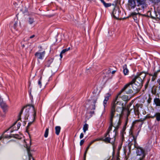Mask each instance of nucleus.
I'll return each mask as SVG.
<instances>
[{"label":"nucleus","instance_id":"50","mask_svg":"<svg viewBox=\"0 0 160 160\" xmlns=\"http://www.w3.org/2000/svg\"><path fill=\"white\" fill-rule=\"evenodd\" d=\"M148 83H149V81L147 82L145 84V89H146L147 88V87H148Z\"/></svg>","mask_w":160,"mask_h":160},{"label":"nucleus","instance_id":"33","mask_svg":"<svg viewBox=\"0 0 160 160\" xmlns=\"http://www.w3.org/2000/svg\"><path fill=\"white\" fill-rule=\"evenodd\" d=\"M48 132L49 129L48 128H46L44 134V136L45 138H46L48 137Z\"/></svg>","mask_w":160,"mask_h":160},{"label":"nucleus","instance_id":"35","mask_svg":"<svg viewBox=\"0 0 160 160\" xmlns=\"http://www.w3.org/2000/svg\"><path fill=\"white\" fill-rule=\"evenodd\" d=\"M97 98L94 101L93 103L94 104L92 105V108L91 109V110H94L95 109V103L97 102Z\"/></svg>","mask_w":160,"mask_h":160},{"label":"nucleus","instance_id":"26","mask_svg":"<svg viewBox=\"0 0 160 160\" xmlns=\"http://www.w3.org/2000/svg\"><path fill=\"white\" fill-rule=\"evenodd\" d=\"M88 125L85 123L83 126V132L84 133H85L86 131L88 130Z\"/></svg>","mask_w":160,"mask_h":160},{"label":"nucleus","instance_id":"3","mask_svg":"<svg viewBox=\"0 0 160 160\" xmlns=\"http://www.w3.org/2000/svg\"><path fill=\"white\" fill-rule=\"evenodd\" d=\"M118 109H119L121 111V113L119 114V119L117 120L116 122L114 123V127L115 128L114 129L113 131V132L115 133V135H114L113 137L115 136H117L118 133V129L119 128L120 126H121L122 123V122L121 120V118L122 116V113L124 110L126 109L125 107H118L117 108Z\"/></svg>","mask_w":160,"mask_h":160},{"label":"nucleus","instance_id":"42","mask_svg":"<svg viewBox=\"0 0 160 160\" xmlns=\"http://www.w3.org/2000/svg\"><path fill=\"white\" fill-rule=\"evenodd\" d=\"M152 100V98H151L150 95H149V98L147 100V102L148 104H150Z\"/></svg>","mask_w":160,"mask_h":160},{"label":"nucleus","instance_id":"54","mask_svg":"<svg viewBox=\"0 0 160 160\" xmlns=\"http://www.w3.org/2000/svg\"><path fill=\"white\" fill-rule=\"evenodd\" d=\"M157 78L155 77H154L152 76V81H154L156 78Z\"/></svg>","mask_w":160,"mask_h":160},{"label":"nucleus","instance_id":"43","mask_svg":"<svg viewBox=\"0 0 160 160\" xmlns=\"http://www.w3.org/2000/svg\"><path fill=\"white\" fill-rule=\"evenodd\" d=\"M32 122H30L28 123V125L26 127V131L27 132H28V129L29 128V126L32 124Z\"/></svg>","mask_w":160,"mask_h":160},{"label":"nucleus","instance_id":"52","mask_svg":"<svg viewBox=\"0 0 160 160\" xmlns=\"http://www.w3.org/2000/svg\"><path fill=\"white\" fill-rule=\"evenodd\" d=\"M15 134H11L10 135H9V138H14Z\"/></svg>","mask_w":160,"mask_h":160},{"label":"nucleus","instance_id":"32","mask_svg":"<svg viewBox=\"0 0 160 160\" xmlns=\"http://www.w3.org/2000/svg\"><path fill=\"white\" fill-rule=\"evenodd\" d=\"M18 21H16L13 23V28L15 29H16V30H17V27H18Z\"/></svg>","mask_w":160,"mask_h":160},{"label":"nucleus","instance_id":"61","mask_svg":"<svg viewBox=\"0 0 160 160\" xmlns=\"http://www.w3.org/2000/svg\"><path fill=\"white\" fill-rule=\"evenodd\" d=\"M115 72H116V71H113L112 72V74H114L115 73Z\"/></svg>","mask_w":160,"mask_h":160},{"label":"nucleus","instance_id":"53","mask_svg":"<svg viewBox=\"0 0 160 160\" xmlns=\"http://www.w3.org/2000/svg\"><path fill=\"white\" fill-rule=\"evenodd\" d=\"M152 93L153 94H155L156 93V90H155L154 91H153V90H152Z\"/></svg>","mask_w":160,"mask_h":160},{"label":"nucleus","instance_id":"20","mask_svg":"<svg viewBox=\"0 0 160 160\" xmlns=\"http://www.w3.org/2000/svg\"><path fill=\"white\" fill-rule=\"evenodd\" d=\"M154 14H155V16L152 17V19H156V18H158L160 19V12H157L156 11H154Z\"/></svg>","mask_w":160,"mask_h":160},{"label":"nucleus","instance_id":"45","mask_svg":"<svg viewBox=\"0 0 160 160\" xmlns=\"http://www.w3.org/2000/svg\"><path fill=\"white\" fill-rule=\"evenodd\" d=\"M85 142V139H83L81 140L80 142V145L81 146H82L84 143Z\"/></svg>","mask_w":160,"mask_h":160},{"label":"nucleus","instance_id":"49","mask_svg":"<svg viewBox=\"0 0 160 160\" xmlns=\"http://www.w3.org/2000/svg\"><path fill=\"white\" fill-rule=\"evenodd\" d=\"M1 137H2V138H3V137H4V138H9V135H5L4 136H3V137H2V136H1ZM2 139H1V140Z\"/></svg>","mask_w":160,"mask_h":160},{"label":"nucleus","instance_id":"12","mask_svg":"<svg viewBox=\"0 0 160 160\" xmlns=\"http://www.w3.org/2000/svg\"><path fill=\"white\" fill-rule=\"evenodd\" d=\"M148 74L147 72H138L136 76H138V78H140L143 80L146 77V74Z\"/></svg>","mask_w":160,"mask_h":160},{"label":"nucleus","instance_id":"24","mask_svg":"<svg viewBox=\"0 0 160 160\" xmlns=\"http://www.w3.org/2000/svg\"><path fill=\"white\" fill-rule=\"evenodd\" d=\"M101 2L103 3L104 6L106 7H108L111 6V4L110 3H106L104 0H100Z\"/></svg>","mask_w":160,"mask_h":160},{"label":"nucleus","instance_id":"38","mask_svg":"<svg viewBox=\"0 0 160 160\" xmlns=\"http://www.w3.org/2000/svg\"><path fill=\"white\" fill-rule=\"evenodd\" d=\"M42 77H41L39 79L38 81V83L40 88L42 86V82H41Z\"/></svg>","mask_w":160,"mask_h":160},{"label":"nucleus","instance_id":"44","mask_svg":"<svg viewBox=\"0 0 160 160\" xmlns=\"http://www.w3.org/2000/svg\"><path fill=\"white\" fill-rule=\"evenodd\" d=\"M90 145H89L88 144V147H87V148H86V149L85 150V152H84V154H86V155L87 154V152L88 150V149H89V148H90Z\"/></svg>","mask_w":160,"mask_h":160},{"label":"nucleus","instance_id":"40","mask_svg":"<svg viewBox=\"0 0 160 160\" xmlns=\"http://www.w3.org/2000/svg\"><path fill=\"white\" fill-rule=\"evenodd\" d=\"M14 138H15L20 139L21 138V136L18 134H15Z\"/></svg>","mask_w":160,"mask_h":160},{"label":"nucleus","instance_id":"51","mask_svg":"<svg viewBox=\"0 0 160 160\" xmlns=\"http://www.w3.org/2000/svg\"><path fill=\"white\" fill-rule=\"evenodd\" d=\"M83 136H84L83 134L82 133H81L80 136V139L82 138L83 137Z\"/></svg>","mask_w":160,"mask_h":160},{"label":"nucleus","instance_id":"31","mask_svg":"<svg viewBox=\"0 0 160 160\" xmlns=\"http://www.w3.org/2000/svg\"><path fill=\"white\" fill-rule=\"evenodd\" d=\"M129 113H130V112H129V109H128V115H127V118H126V121H125V123L124 125V126L123 127H126V126L127 125V123H128V116L129 114Z\"/></svg>","mask_w":160,"mask_h":160},{"label":"nucleus","instance_id":"23","mask_svg":"<svg viewBox=\"0 0 160 160\" xmlns=\"http://www.w3.org/2000/svg\"><path fill=\"white\" fill-rule=\"evenodd\" d=\"M61 128L60 126H57L55 127V133L57 135L59 134Z\"/></svg>","mask_w":160,"mask_h":160},{"label":"nucleus","instance_id":"34","mask_svg":"<svg viewBox=\"0 0 160 160\" xmlns=\"http://www.w3.org/2000/svg\"><path fill=\"white\" fill-rule=\"evenodd\" d=\"M146 119V118H145L143 119H142L141 118L135 121L134 122H133V123L135 124L136 122H142L141 125H142L143 123V121H144Z\"/></svg>","mask_w":160,"mask_h":160},{"label":"nucleus","instance_id":"39","mask_svg":"<svg viewBox=\"0 0 160 160\" xmlns=\"http://www.w3.org/2000/svg\"><path fill=\"white\" fill-rule=\"evenodd\" d=\"M70 47L68 48H65V49H63L62 51L61 52H62V53H64L68 51V50H69L70 49Z\"/></svg>","mask_w":160,"mask_h":160},{"label":"nucleus","instance_id":"47","mask_svg":"<svg viewBox=\"0 0 160 160\" xmlns=\"http://www.w3.org/2000/svg\"><path fill=\"white\" fill-rule=\"evenodd\" d=\"M148 13H149V16H148L152 18V17H153V15H152L151 12L150 11H149L148 12Z\"/></svg>","mask_w":160,"mask_h":160},{"label":"nucleus","instance_id":"63","mask_svg":"<svg viewBox=\"0 0 160 160\" xmlns=\"http://www.w3.org/2000/svg\"><path fill=\"white\" fill-rule=\"evenodd\" d=\"M13 22H11L10 23V25H12V24H13Z\"/></svg>","mask_w":160,"mask_h":160},{"label":"nucleus","instance_id":"13","mask_svg":"<svg viewBox=\"0 0 160 160\" xmlns=\"http://www.w3.org/2000/svg\"><path fill=\"white\" fill-rule=\"evenodd\" d=\"M45 53V51L41 52H37L35 53V55L38 59H42L44 57Z\"/></svg>","mask_w":160,"mask_h":160},{"label":"nucleus","instance_id":"62","mask_svg":"<svg viewBox=\"0 0 160 160\" xmlns=\"http://www.w3.org/2000/svg\"><path fill=\"white\" fill-rule=\"evenodd\" d=\"M38 48H40V49H41L42 48V46H39Z\"/></svg>","mask_w":160,"mask_h":160},{"label":"nucleus","instance_id":"5","mask_svg":"<svg viewBox=\"0 0 160 160\" xmlns=\"http://www.w3.org/2000/svg\"><path fill=\"white\" fill-rule=\"evenodd\" d=\"M118 102H114L113 100L110 112L109 122H113V118L116 112L115 108Z\"/></svg>","mask_w":160,"mask_h":160},{"label":"nucleus","instance_id":"8","mask_svg":"<svg viewBox=\"0 0 160 160\" xmlns=\"http://www.w3.org/2000/svg\"><path fill=\"white\" fill-rule=\"evenodd\" d=\"M140 15L146 16L145 14H141L139 12L137 13L135 12H132L130 14V16L133 18L134 21L137 23L139 22L140 19Z\"/></svg>","mask_w":160,"mask_h":160},{"label":"nucleus","instance_id":"58","mask_svg":"<svg viewBox=\"0 0 160 160\" xmlns=\"http://www.w3.org/2000/svg\"><path fill=\"white\" fill-rule=\"evenodd\" d=\"M90 113L92 115V114H94V111H90Z\"/></svg>","mask_w":160,"mask_h":160},{"label":"nucleus","instance_id":"18","mask_svg":"<svg viewBox=\"0 0 160 160\" xmlns=\"http://www.w3.org/2000/svg\"><path fill=\"white\" fill-rule=\"evenodd\" d=\"M123 72L125 75H128L129 73V70L127 68V65L125 64L122 66Z\"/></svg>","mask_w":160,"mask_h":160},{"label":"nucleus","instance_id":"64","mask_svg":"<svg viewBox=\"0 0 160 160\" xmlns=\"http://www.w3.org/2000/svg\"><path fill=\"white\" fill-rule=\"evenodd\" d=\"M157 72L158 73L159 72H160V69L158 70Z\"/></svg>","mask_w":160,"mask_h":160},{"label":"nucleus","instance_id":"6","mask_svg":"<svg viewBox=\"0 0 160 160\" xmlns=\"http://www.w3.org/2000/svg\"><path fill=\"white\" fill-rule=\"evenodd\" d=\"M138 6L139 7L138 9L142 10L143 11L147 7L146 0H136Z\"/></svg>","mask_w":160,"mask_h":160},{"label":"nucleus","instance_id":"4","mask_svg":"<svg viewBox=\"0 0 160 160\" xmlns=\"http://www.w3.org/2000/svg\"><path fill=\"white\" fill-rule=\"evenodd\" d=\"M131 84L130 82L127 84L124 87L121 89L120 92L118 93L116 98L113 100L114 102H117L118 98L119 97H120V95L122 92H125L127 94L132 93L133 91L132 89L130 88Z\"/></svg>","mask_w":160,"mask_h":160},{"label":"nucleus","instance_id":"16","mask_svg":"<svg viewBox=\"0 0 160 160\" xmlns=\"http://www.w3.org/2000/svg\"><path fill=\"white\" fill-rule=\"evenodd\" d=\"M16 122H15L13 124V125L11 126L8 130H7L5 132H6L7 131H8L10 128H12V127H13V130H11V131H10V132H12L14 131H15V130H18L19 128H20V126H21V123L20 122H18L17 124V128H14V126L16 124Z\"/></svg>","mask_w":160,"mask_h":160},{"label":"nucleus","instance_id":"27","mask_svg":"<svg viewBox=\"0 0 160 160\" xmlns=\"http://www.w3.org/2000/svg\"><path fill=\"white\" fill-rule=\"evenodd\" d=\"M122 99L124 101H128L129 100L128 96L126 95H123L121 97Z\"/></svg>","mask_w":160,"mask_h":160},{"label":"nucleus","instance_id":"11","mask_svg":"<svg viewBox=\"0 0 160 160\" xmlns=\"http://www.w3.org/2000/svg\"><path fill=\"white\" fill-rule=\"evenodd\" d=\"M142 82L143 80L140 78H138V76L136 75L134 77L131 81V83L135 82L136 83H138L142 86H143Z\"/></svg>","mask_w":160,"mask_h":160},{"label":"nucleus","instance_id":"10","mask_svg":"<svg viewBox=\"0 0 160 160\" xmlns=\"http://www.w3.org/2000/svg\"><path fill=\"white\" fill-rule=\"evenodd\" d=\"M121 14V11L119 8H116L114 9L112 12V15L113 17L115 18L118 19Z\"/></svg>","mask_w":160,"mask_h":160},{"label":"nucleus","instance_id":"36","mask_svg":"<svg viewBox=\"0 0 160 160\" xmlns=\"http://www.w3.org/2000/svg\"><path fill=\"white\" fill-rule=\"evenodd\" d=\"M125 134L123 133H120V134H121V142H123V141H124L125 140L124 135Z\"/></svg>","mask_w":160,"mask_h":160},{"label":"nucleus","instance_id":"28","mask_svg":"<svg viewBox=\"0 0 160 160\" xmlns=\"http://www.w3.org/2000/svg\"><path fill=\"white\" fill-rule=\"evenodd\" d=\"M102 140V138H96L92 141L89 144V145L91 146L92 143H93L94 142L96 141H100V140Z\"/></svg>","mask_w":160,"mask_h":160},{"label":"nucleus","instance_id":"30","mask_svg":"<svg viewBox=\"0 0 160 160\" xmlns=\"http://www.w3.org/2000/svg\"><path fill=\"white\" fill-rule=\"evenodd\" d=\"M129 113H130V112H129V109H128V115H127V118H126V121H125V123L124 125V126L123 127H126V126L127 125V123H128V116L129 114Z\"/></svg>","mask_w":160,"mask_h":160},{"label":"nucleus","instance_id":"48","mask_svg":"<svg viewBox=\"0 0 160 160\" xmlns=\"http://www.w3.org/2000/svg\"><path fill=\"white\" fill-rule=\"evenodd\" d=\"M154 118V115L153 116H147L145 118H146V119L147 118Z\"/></svg>","mask_w":160,"mask_h":160},{"label":"nucleus","instance_id":"41","mask_svg":"<svg viewBox=\"0 0 160 160\" xmlns=\"http://www.w3.org/2000/svg\"><path fill=\"white\" fill-rule=\"evenodd\" d=\"M126 127H123L121 131V133H123L124 134H126V132L125 131L126 129Z\"/></svg>","mask_w":160,"mask_h":160},{"label":"nucleus","instance_id":"7","mask_svg":"<svg viewBox=\"0 0 160 160\" xmlns=\"http://www.w3.org/2000/svg\"><path fill=\"white\" fill-rule=\"evenodd\" d=\"M28 106H29L30 107H32L33 111V117L34 118H35V117L36 116L37 111L35 110L34 106L33 105L29 104V105H26V106H25L23 108L21 109V110L19 113V114L18 116V120H20L21 119V116L23 112L24 108H27Z\"/></svg>","mask_w":160,"mask_h":160},{"label":"nucleus","instance_id":"21","mask_svg":"<svg viewBox=\"0 0 160 160\" xmlns=\"http://www.w3.org/2000/svg\"><path fill=\"white\" fill-rule=\"evenodd\" d=\"M53 58H51L47 61L45 62V66L48 67H50L51 64L53 61Z\"/></svg>","mask_w":160,"mask_h":160},{"label":"nucleus","instance_id":"19","mask_svg":"<svg viewBox=\"0 0 160 160\" xmlns=\"http://www.w3.org/2000/svg\"><path fill=\"white\" fill-rule=\"evenodd\" d=\"M154 104L157 107H160V99L158 98H155L154 99Z\"/></svg>","mask_w":160,"mask_h":160},{"label":"nucleus","instance_id":"14","mask_svg":"<svg viewBox=\"0 0 160 160\" xmlns=\"http://www.w3.org/2000/svg\"><path fill=\"white\" fill-rule=\"evenodd\" d=\"M111 94L110 93H108L106 94L104 96V99L103 102V104L104 107V108H105L106 107L107 102L109 100V98L111 96Z\"/></svg>","mask_w":160,"mask_h":160},{"label":"nucleus","instance_id":"59","mask_svg":"<svg viewBox=\"0 0 160 160\" xmlns=\"http://www.w3.org/2000/svg\"><path fill=\"white\" fill-rule=\"evenodd\" d=\"M35 37L34 35H33L30 37V38H32Z\"/></svg>","mask_w":160,"mask_h":160},{"label":"nucleus","instance_id":"17","mask_svg":"<svg viewBox=\"0 0 160 160\" xmlns=\"http://www.w3.org/2000/svg\"><path fill=\"white\" fill-rule=\"evenodd\" d=\"M128 2L131 8H134L136 7V5L135 0H128Z\"/></svg>","mask_w":160,"mask_h":160},{"label":"nucleus","instance_id":"60","mask_svg":"<svg viewBox=\"0 0 160 160\" xmlns=\"http://www.w3.org/2000/svg\"><path fill=\"white\" fill-rule=\"evenodd\" d=\"M86 155L84 154V160H86Z\"/></svg>","mask_w":160,"mask_h":160},{"label":"nucleus","instance_id":"57","mask_svg":"<svg viewBox=\"0 0 160 160\" xmlns=\"http://www.w3.org/2000/svg\"><path fill=\"white\" fill-rule=\"evenodd\" d=\"M155 3H158L159 2H160V0H155Z\"/></svg>","mask_w":160,"mask_h":160},{"label":"nucleus","instance_id":"15","mask_svg":"<svg viewBox=\"0 0 160 160\" xmlns=\"http://www.w3.org/2000/svg\"><path fill=\"white\" fill-rule=\"evenodd\" d=\"M0 106L5 113L8 112V107L5 103L3 102H1L0 104Z\"/></svg>","mask_w":160,"mask_h":160},{"label":"nucleus","instance_id":"1","mask_svg":"<svg viewBox=\"0 0 160 160\" xmlns=\"http://www.w3.org/2000/svg\"><path fill=\"white\" fill-rule=\"evenodd\" d=\"M139 131H138L135 133H133L131 130L130 129L129 132L130 138L128 140L129 142L128 147L129 150V152H130L131 149V146L133 144V143H132V142L133 141L134 148L137 149L136 151L137 155L141 156L142 158H139V160H142L145 157L144 150L141 147L139 146L138 145L137 142V137L139 134Z\"/></svg>","mask_w":160,"mask_h":160},{"label":"nucleus","instance_id":"56","mask_svg":"<svg viewBox=\"0 0 160 160\" xmlns=\"http://www.w3.org/2000/svg\"><path fill=\"white\" fill-rule=\"evenodd\" d=\"M63 53H62V52H61L60 54V58H62V54H63Z\"/></svg>","mask_w":160,"mask_h":160},{"label":"nucleus","instance_id":"29","mask_svg":"<svg viewBox=\"0 0 160 160\" xmlns=\"http://www.w3.org/2000/svg\"><path fill=\"white\" fill-rule=\"evenodd\" d=\"M27 151L29 158V159H30L31 158H32V156L30 152V148H27Z\"/></svg>","mask_w":160,"mask_h":160},{"label":"nucleus","instance_id":"46","mask_svg":"<svg viewBox=\"0 0 160 160\" xmlns=\"http://www.w3.org/2000/svg\"><path fill=\"white\" fill-rule=\"evenodd\" d=\"M109 127L112 128V127H114V124L113 122H109Z\"/></svg>","mask_w":160,"mask_h":160},{"label":"nucleus","instance_id":"55","mask_svg":"<svg viewBox=\"0 0 160 160\" xmlns=\"http://www.w3.org/2000/svg\"><path fill=\"white\" fill-rule=\"evenodd\" d=\"M157 82L158 83L159 85H160V78H159L157 80Z\"/></svg>","mask_w":160,"mask_h":160},{"label":"nucleus","instance_id":"2","mask_svg":"<svg viewBox=\"0 0 160 160\" xmlns=\"http://www.w3.org/2000/svg\"><path fill=\"white\" fill-rule=\"evenodd\" d=\"M112 128L109 127L108 128L106 132L104 134V137L102 138V141L108 143H110L113 145L114 144L117 136L113 137L115 135V133L113 132L112 135H111V136L109 135V133L112 130Z\"/></svg>","mask_w":160,"mask_h":160},{"label":"nucleus","instance_id":"37","mask_svg":"<svg viewBox=\"0 0 160 160\" xmlns=\"http://www.w3.org/2000/svg\"><path fill=\"white\" fill-rule=\"evenodd\" d=\"M158 74V73L156 71L154 72L153 74H149V75L154 77H155L157 78V75Z\"/></svg>","mask_w":160,"mask_h":160},{"label":"nucleus","instance_id":"25","mask_svg":"<svg viewBox=\"0 0 160 160\" xmlns=\"http://www.w3.org/2000/svg\"><path fill=\"white\" fill-rule=\"evenodd\" d=\"M28 21L29 23L30 24H32L34 22V18L31 17L28 18Z\"/></svg>","mask_w":160,"mask_h":160},{"label":"nucleus","instance_id":"22","mask_svg":"<svg viewBox=\"0 0 160 160\" xmlns=\"http://www.w3.org/2000/svg\"><path fill=\"white\" fill-rule=\"evenodd\" d=\"M156 118V120L158 122L160 121V112H157L154 114V118Z\"/></svg>","mask_w":160,"mask_h":160},{"label":"nucleus","instance_id":"9","mask_svg":"<svg viewBox=\"0 0 160 160\" xmlns=\"http://www.w3.org/2000/svg\"><path fill=\"white\" fill-rule=\"evenodd\" d=\"M130 83H131V86L135 93L139 92L142 86L138 83H136L135 82L131 83V81Z\"/></svg>","mask_w":160,"mask_h":160}]
</instances>
